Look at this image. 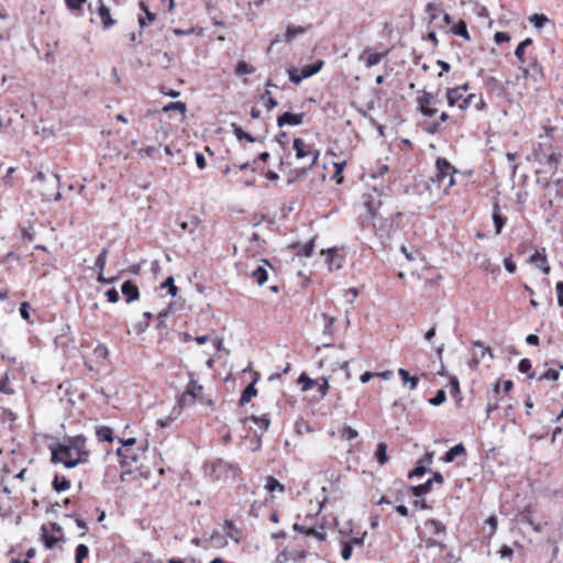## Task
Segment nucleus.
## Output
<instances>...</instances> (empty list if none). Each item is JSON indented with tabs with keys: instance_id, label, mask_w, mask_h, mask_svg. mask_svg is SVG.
Masks as SVG:
<instances>
[{
	"instance_id": "48",
	"label": "nucleus",
	"mask_w": 563,
	"mask_h": 563,
	"mask_svg": "<svg viewBox=\"0 0 563 563\" xmlns=\"http://www.w3.org/2000/svg\"><path fill=\"white\" fill-rule=\"evenodd\" d=\"M265 487L269 492H274L276 488H279L280 490L284 489L283 485H280V483L276 478H274L272 476L267 477Z\"/></svg>"
},
{
	"instance_id": "18",
	"label": "nucleus",
	"mask_w": 563,
	"mask_h": 563,
	"mask_svg": "<svg viewBox=\"0 0 563 563\" xmlns=\"http://www.w3.org/2000/svg\"><path fill=\"white\" fill-rule=\"evenodd\" d=\"M426 528L434 536L444 537L446 534L445 526L439 520L432 519L427 521Z\"/></svg>"
},
{
	"instance_id": "21",
	"label": "nucleus",
	"mask_w": 563,
	"mask_h": 563,
	"mask_svg": "<svg viewBox=\"0 0 563 563\" xmlns=\"http://www.w3.org/2000/svg\"><path fill=\"white\" fill-rule=\"evenodd\" d=\"M42 540L46 549H53L55 544L60 540V536H49L45 526H42Z\"/></svg>"
},
{
	"instance_id": "32",
	"label": "nucleus",
	"mask_w": 563,
	"mask_h": 563,
	"mask_svg": "<svg viewBox=\"0 0 563 563\" xmlns=\"http://www.w3.org/2000/svg\"><path fill=\"white\" fill-rule=\"evenodd\" d=\"M388 52L385 53H371L365 58V67L371 68L373 66H376L380 63V60L387 55Z\"/></svg>"
},
{
	"instance_id": "62",
	"label": "nucleus",
	"mask_w": 563,
	"mask_h": 563,
	"mask_svg": "<svg viewBox=\"0 0 563 563\" xmlns=\"http://www.w3.org/2000/svg\"><path fill=\"white\" fill-rule=\"evenodd\" d=\"M29 310H30V306H29L27 302L21 303L19 311H20L21 317L24 320H29L30 319V311Z\"/></svg>"
},
{
	"instance_id": "16",
	"label": "nucleus",
	"mask_w": 563,
	"mask_h": 563,
	"mask_svg": "<svg viewBox=\"0 0 563 563\" xmlns=\"http://www.w3.org/2000/svg\"><path fill=\"white\" fill-rule=\"evenodd\" d=\"M255 384H256V378L252 383H250L242 391L241 398L239 400V405L241 407L249 404L251 401V399L257 395V389L255 388Z\"/></svg>"
},
{
	"instance_id": "7",
	"label": "nucleus",
	"mask_w": 563,
	"mask_h": 563,
	"mask_svg": "<svg viewBox=\"0 0 563 563\" xmlns=\"http://www.w3.org/2000/svg\"><path fill=\"white\" fill-rule=\"evenodd\" d=\"M417 104L418 110L427 118H432L438 112V109L435 108V99L431 92L421 91L417 97Z\"/></svg>"
},
{
	"instance_id": "34",
	"label": "nucleus",
	"mask_w": 563,
	"mask_h": 563,
	"mask_svg": "<svg viewBox=\"0 0 563 563\" xmlns=\"http://www.w3.org/2000/svg\"><path fill=\"white\" fill-rule=\"evenodd\" d=\"M398 374L401 376L404 384H407V383L410 384L411 390L417 387L418 382H419V378L417 376H410L409 372L404 368H399Z\"/></svg>"
},
{
	"instance_id": "59",
	"label": "nucleus",
	"mask_w": 563,
	"mask_h": 563,
	"mask_svg": "<svg viewBox=\"0 0 563 563\" xmlns=\"http://www.w3.org/2000/svg\"><path fill=\"white\" fill-rule=\"evenodd\" d=\"M437 10H438V8H437V5L434 3L430 2V3H428L426 5V12L429 13L431 22L434 21L438 18V15L435 13Z\"/></svg>"
},
{
	"instance_id": "17",
	"label": "nucleus",
	"mask_w": 563,
	"mask_h": 563,
	"mask_svg": "<svg viewBox=\"0 0 563 563\" xmlns=\"http://www.w3.org/2000/svg\"><path fill=\"white\" fill-rule=\"evenodd\" d=\"M223 530L228 538L233 540L234 542H240V536L241 531L240 529L233 523L232 520H225L223 525Z\"/></svg>"
},
{
	"instance_id": "61",
	"label": "nucleus",
	"mask_w": 563,
	"mask_h": 563,
	"mask_svg": "<svg viewBox=\"0 0 563 563\" xmlns=\"http://www.w3.org/2000/svg\"><path fill=\"white\" fill-rule=\"evenodd\" d=\"M195 161H196V164L198 166L199 169H205L206 168V158L205 156L199 153V152H196L195 153Z\"/></svg>"
},
{
	"instance_id": "8",
	"label": "nucleus",
	"mask_w": 563,
	"mask_h": 563,
	"mask_svg": "<svg viewBox=\"0 0 563 563\" xmlns=\"http://www.w3.org/2000/svg\"><path fill=\"white\" fill-rule=\"evenodd\" d=\"M364 208L367 210L369 214V219L375 221L376 219L382 220V216L378 214L377 210L382 205L380 194L377 191L376 187L373 188V194H368L364 196Z\"/></svg>"
},
{
	"instance_id": "45",
	"label": "nucleus",
	"mask_w": 563,
	"mask_h": 563,
	"mask_svg": "<svg viewBox=\"0 0 563 563\" xmlns=\"http://www.w3.org/2000/svg\"><path fill=\"white\" fill-rule=\"evenodd\" d=\"M162 287L163 288H166L168 294L172 296V297H175L177 295V287L175 286V280H174V277L169 276L165 279V282L162 284Z\"/></svg>"
},
{
	"instance_id": "6",
	"label": "nucleus",
	"mask_w": 563,
	"mask_h": 563,
	"mask_svg": "<svg viewBox=\"0 0 563 563\" xmlns=\"http://www.w3.org/2000/svg\"><path fill=\"white\" fill-rule=\"evenodd\" d=\"M147 441L144 444H140L137 448H118L117 454L121 459V463L131 466L139 462L141 455L145 452Z\"/></svg>"
},
{
	"instance_id": "20",
	"label": "nucleus",
	"mask_w": 563,
	"mask_h": 563,
	"mask_svg": "<svg viewBox=\"0 0 563 563\" xmlns=\"http://www.w3.org/2000/svg\"><path fill=\"white\" fill-rule=\"evenodd\" d=\"M466 450L462 443L452 446L444 455L443 460L445 463H451L457 455L465 454Z\"/></svg>"
},
{
	"instance_id": "25",
	"label": "nucleus",
	"mask_w": 563,
	"mask_h": 563,
	"mask_svg": "<svg viewBox=\"0 0 563 563\" xmlns=\"http://www.w3.org/2000/svg\"><path fill=\"white\" fill-rule=\"evenodd\" d=\"M177 224L183 231H187L189 233H194L195 229L200 224V220L198 217H191L190 221L177 220Z\"/></svg>"
},
{
	"instance_id": "49",
	"label": "nucleus",
	"mask_w": 563,
	"mask_h": 563,
	"mask_svg": "<svg viewBox=\"0 0 563 563\" xmlns=\"http://www.w3.org/2000/svg\"><path fill=\"white\" fill-rule=\"evenodd\" d=\"M299 383H303L302 390L306 391L317 385V380L309 378L306 374L299 376Z\"/></svg>"
},
{
	"instance_id": "2",
	"label": "nucleus",
	"mask_w": 563,
	"mask_h": 563,
	"mask_svg": "<svg viewBox=\"0 0 563 563\" xmlns=\"http://www.w3.org/2000/svg\"><path fill=\"white\" fill-rule=\"evenodd\" d=\"M194 374H189V382L186 386L185 391L180 395L177 400V405L173 408V412L180 415V411L188 406L194 405L196 401H201V394L203 390L202 385H200L195 378Z\"/></svg>"
},
{
	"instance_id": "42",
	"label": "nucleus",
	"mask_w": 563,
	"mask_h": 563,
	"mask_svg": "<svg viewBox=\"0 0 563 563\" xmlns=\"http://www.w3.org/2000/svg\"><path fill=\"white\" fill-rule=\"evenodd\" d=\"M155 54L157 55L158 65L167 69L172 63V56L167 52H155Z\"/></svg>"
},
{
	"instance_id": "54",
	"label": "nucleus",
	"mask_w": 563,
	"mask_h": 563,
	"mask_svg": "<svg viewBox=\"0 0 563 563\" xmlns=\"http://www.w3.org/2000/svg\"><path fill=\"white\" fill-rule=\"evenodd\" d=\"M87 0H65L67 8L71 11L78 10L81 8Z\"/></svg>"
},
{
	"instance_id": "24",
	"label": "nucleus",
	"mask_w": 563,
	"mask_h": 563,
	"mask_svg": "<svg viewBox=\"0 0 563 563\" xmlns=\"http://www.w3.org/2000/svg\"><path fill=\"white\" fill-rule=\"evenodd\" d=\"M247 421H253L254 423H256L260 427V429L262 430V432L267 431L268 427L271 424L269 419L265 415H263L261 417L251 416L243 420L244 423H246Z\"/></svg>"
},
{
	"instance_id": "9",
	"label": "nucleus",
	"mask_w": 563,
	"mask_h": 563,
	"mask_svg": "<svg viewBox=\"0 0 563 563\" xmlns=\"http://www.w3.org/2000/svg\"><path fill=\"white\" fill-rule=\"evenodd\" d=\"M472 358L468 362V365L472 368H476L481 361L485 358L488 354L489 358H493V353L488 346H485L482 342L475 341L473 342V346L471 350Z\"/></svg>"
},
{
	"instance_id": "56",
	"label": "nucleus",
	"mask_w": 563,
	"mask_h": 563,
	"mask_svg": "<svg viewBox=\"0 0 563 563\" xmlns=\"http://www.w3.org/2000/svg\"><path fill=\"white\" fill-rule=\"evenodd\" d=\"M104 295L107 296L108 301L111 303L119 301V292L114 288L108 289Z\"/></svg>"
},
{
	"instance_id": "31",
	"label": "nucleus",
	"mask_w": 563,
	"mask_h": 563,
	"mask_svg": "<svg viewBox=\"0 0 563 563\" xmlns=\"http://www.w3.org/2000/svg\"><path fill=\"white\" fill-rule=\"evenodd\" d=\"M306 30L307 29L303 26L288 25L286 29L285 41L286 42L292 41L296 36L303 34L306 32Z\"/></svg>"
},
{
	"instance_id": "47",
	"label": "nucleus",
	"mask_w": 563,
	"mask_h": 563,
	"mask_svg": "<svg viewBox=\"0 0 563 563\" xmlns=\"http://www.w3.org/2000/svg\"><path fill=\"white\" fill-rule=\"evenodd\" d=\"M179 415H177L176 412H170L169 416H167L166 418H161L157 420V424L161 427V428H167L170 426V423L178 417Z\"/></svg>"
},
{
	"instance_id": "30",
	"label": "nucleus",
	"mask_w": 563,
	"mask_h": 563,
	"mask_svg": "<svg viewBox=\"0 0 563 563\" xmlns=\"http://www.w3.org/2000/svg\"><path fill=\"white\" fill-rule=\"evenodd\" d=\"M529 21L536 29H541L550 22V19L543 13H534L529 18Z\"/></svg>"
},
{
	"instance_id": "64",
	"label": "nucleus",
	"mask_w": 563,
	"mask_h": 563,
	"mask_svg": "<svg viewBox=\"0 0 563 563\" xmlns=\"http://www.w3.org/2000/svg\"><path fill=\"white\" fill-rule=\"evenodd\" d=\"M558 292V303L563 307V282H559L555 286Z\"/></svg>"
},
{
	"instance_id": "15",
	"label": "nucleus",
	"mask_w": 563,
	"mask_h": 563,
	"mask_svg": "<svg viewBox=\"0 0 563 563\" xmlns=\"http://www.w3.org/2000/svg\"><path fill=\"white\" fill-rule=\"evenodd\" d=\"M99 8L98 14L101 19L104 29H109L115 24V20L111 18L110 9L103 3L102 0H98Z\"/></svg>"
},
{
	"instance_id": "53",
	"label": "nucleus",
	"mask_w": 563,
	"mask_h": 563,
	"mask_svg": "<svg viewBox=\"0 0 563 563\" xmlns=\"http://www.w3.org/2000/svg\"><path fill=\"white\" fill-rule=\"evenodd\" d=\"M352 551H353V548H352L351 542H347V541L344 542L343 543V549H342V552H341L342 559L344 561L350 560V558L352 555Z\"/></svg>"
},
{
	"instance_id": "40",
	"label": "nucleus",
	"mask_w": 563,
	"mask_h": 563,
	"mask_svg": "<svg viewBox=\"0 0 563 563\" xmlns=\"http://www.w3.org/2000/svg\"><path fill=\"white\" fill-rule=\"evenodd\" d=\"M89 554V549L86 544L80 543L76 548V556L75 561L76 563H82L84 559H86Z\"/></svg>"
},
{
	"instance_id": "46",
	"label": "nucleus",
	"mask_w": 563,
	"mask_h": 563,
	"mask_svg": "<svg viewBox=\"0 0 563 563\" xmlns=\"http://www.w3.org/2000/svg\"><path fill=\"white\" fill-rule=\"evenodd\" d=\"M446 399L445 391L443 389H440L437 391L435 396L429 399V404L438 407L442 405Z\"/></svg>"
},
{
	"instance_id": "50",
	"label": "nucleus",
	"mask_w": 563,
	"mask_h": 563,
	"mask_svg": "<svg viewBox=\"0 0 563 563\" xmlns=\"http://www.w3.org/2000/svg\"><path fill=\"white\" fill-rule=\"evenodd\" d=\"M313 247H314V243L313 241H309L307 243H305L301 247H300V251L299 253L306 257H310L313 253Z\"/></svg>"
},
{
	"instance_id": "38",
	"label": "nucleus",
	"mask_w": 563,
	"mask_h": 563,
	"mask_svg": "<svg viewBox=\"0 0 563 563\" xmlns=\"http://www.w3.org/2000/svg\"><path fill=\"white\" fill-rule=\"evenodd\" d=\"M453 33L457 36H462L470 40V33L464 21H459L452 29Z\"/></svg>"
},
{
	"instance_id": "26",
	"label": "nucleus",
	"mask_w": 563,
	"mask_h": 563,
	"mask_svg": "<svg viewBox=\"0 0 563 563\" xmlns=\"http://www.w3.org/2000/svg\"><path fill=\"white\" fill-rule=\"evenodd\" d=\"M252 277L257 285L262 286L268 279V272L263 265H260L252 272Z\"/></svg>"
},
{
	"instance_id": "12",
	"label": "nucleus",
	"mask_w": 563,
	"mask_h": 563,
	"mask_svg": "<svg viewBox=\"0 0 563 563\" xmlns=\"http://www.w3.org/2000/svg\"><path fill=\"white\" fill-rule=\"evenodd\" d=\"M529 262L534 264L537 267H539L544 274H547V275L550 274L551 267L548 264L544 249L541 252L537 251L536 253H533L530 256Z\"/></svg>"
},
{
	"instance_id": "22",
	"label": "nucleus",
	"mask_w": 563,
	"mask_h": 563,
	"mask_svg": "<svg viewBox=\"0 0 563 563\" xmlns=\"http://www.w3.org/2000/svg\"><path fill=\"white\" fill-rule=\"evenodd\" d=\"M231 128H232V131H233L234 135L236 136V139L239 141L246 140V141H249L251 143H255V142L258 141L257 137H254L250 133L244 132L243 129L240 125H238L236 123H232Z\"/></svg>"
},
{
	"instance_id": "29",
	"label": "nucleus",
	"mask_w": 563,
	"mask_h": 563,
	"mask_svg": "<svg viewBox=\"0 0 563 563\" xmlns=\"http://www.w3.org/2000/svg\"><path fill=\"white\" fill-rule=\"evenodd\" d=\"M431 487H432V479H428L426 483H423L421 485L412 486L411 493L415 497H421V496L428 494L431 490Z\"/></svg>"
},
{
	"instance_id": "41",
	"label": "nucleus",
	"mask_w": 563,
	"mask_h": 563,
	"mask_svg": "<svg viewBox=\"0 0 563 563\" xmlns=\"http://www.w3.org/2000/svg\"><path fill=\"white\" fill-rule=\"evenodd\" d=\"M173 110H177V111H179L180 113L184 114L186 112V110H187L186 103H184L181 101L169 102L168 104H166L163 108L164 112H169V111H173Z\"/></svg>"
},
{
	"instance_id": "5",
	"label": "nucleus",
	"mask_w": 563,
	"mask_h": 563,
	"mask_svg": "<svg viewBox=\"0 0 563 563\" xmlns=\"http://www.w3.org/2000/svg\"><path fill=\"white\" fill-rule=\"evenodd\" d=\"M294 151L297 159H309L306 167L307 169L312 168L319 158V152L299 137L294 140Z\"/></svg>"
},
{
	"instance_id": "55",
	"label": "nucleus",
	"mask_w": 563,
	"mask_h": 563,
	"mask_svg": "<svg viewBox=\"0 0 563 563\" xmlns=\"http://www.w3.org/2000/svg\"><path fill=\"white\" fill-rule=\"evenodd\" d=\"M210 541L213 542L217 547H223L227 544V541L219 532H213L210 537Z\"/></svg>"
},
{
	"instance_id": "58",
	"label": "nucleus",
	"mask_w": 563,
	"mask_h": 563,
	"mask_svg": "<svg viewBox=\"0 0 563 563\" xmlns=\"http://www.w3.org/2000/svg\"><path fill=\"white\" fill-rule=\"evenodd\" d=\"M22 238L29 242H33L35 239L33 228L29 227V228L22 229Z\"/></svg>"
},
{
	"instance_id": "27",
	"label": "nucleus",
	"mask_w": 563,
	"mask_h": 563,
	"mask_svg": "<svg viewBox=\"0 0 563 563\" xmlns=\"http://www.w3.org/2000/svg\"><path fill=\"white\" fill-rule=\"evenodd\" d=\"M375 459L379 463V465H384L388 462L387 444L386 443L380 442L377 444V448L375 451Z\"/></svg>"
},
{
	"instance_id": "35",
	"label": "nucleus",
	"mask_w": 563,
	"mask_h": 563,
	"mask_svg": "<svg viewBox=\"0 0 563 563\" xmlns=\"http://www.w3.org/2000/svg\"><path fill=\"white\" fill-rule=\"evenodd\" d=\"M96 434L100 440L112 442L113 441V431L110 427L102 426L99 427L96 431Z\"/></svg>"
},
{
	"instance_id": "52",
	"label": "nucleus",
	"mask_w": 563,
	"mask_h": 563,
	"mask_svg": "<svg viewBox=\"0 0 563 563\" xmlns=\"http://www.w3.org/2000/svg\"><path fill=\"white\" fill-rule=\"evenodd\" d=\"M559 372L553 368H549L544 374L540 376V379H547V380H558L559 379Z\"/></svg>"
},
{
	"instance_id": "33",
	"label": "nucleus",
	"mask_w": 563,
	"mask_h": 563,
	"mask_svg": "<svg viewBox=\"0 0 563 563\" xmlns=\"http://www.w3.org/2000/svg\"><path fill=\"white\" fill-rule=\"evenodd\" d=\"M53 487L57 493L66 492L70 487V482L66 477L55 476Z\"/></svg>"
},
{
	"instance_id": "60",
	"label": "nucleus",
	"mask_w": 563,
	"mask_h": 563,
	"mask_svg": "<svg viewBox=\"0 0 563 563\" xmlns=\"http://www.w3.org/2000/svg\"><path fill=\"white\" fill-rule=\"evenodd\" d=\"M494 41L497 44H501L504 42L510 41V36L507 33H505V32H496L495 35H494Z\"/></svg>"
},
{
	"instance_id": "10",
	"label": "nucleus",
	"mask_w": 563,
	"mask_h": 563,
	"mask_svg": "<svg viewBox=\"0 0 563 563\" xmlns=\"http://www.w3.org/2000/svg\"><path fill=\"white\" fill-rule=\"evenodd\" d=\"M239 468L225 461L218 460L212 466V475L217 479L228 478L230 475H238Z\"/></svg>"
},
{
	"instance_id": "63",
	"label": "nucleus",
	"mask_w": 563,
	"mask_h": 563,
	"mask_svg": "<svg viewBox=\"0 0 563 563\" xmlns=\"http://www.w3.org/2000/svg\"><path fill=\"white\" fill-rule=\"evenodd\" d=\"M504 265L508 273L514 274L516 272L517 267L511 257H506L504 261Z\"/></svg>"
},
{
	"instance_id": "19",
	"label": "nucleus",
	"mask_w": 563,
	"mask_h": 563,
	"mask_svg": "<svg viewBox=\"0 0 563 563\" xmlns=\"http://www.w3.org/2000/svg\"><path fill=\"white\" fill-rule=\"evenodd\" d=\"M446 99L450 107L455 104L459 106V103L464 99L461 88H449L446 90Z\"/></svg>"
},
{
	"instance_id": "3",
	"label": "nucleus",
	"mask_w": 563,
	"mask_h": 563,
	"mask_svg": "<svg viewBox=\"0 0 563 563\" xmlns=\"http://www.w3.org/2000/svg\"><path fill=\"white\" fill-rule=\"evenodd\" d=\"M35 181H40L43 184V188L41 189V196L44 200L58 201L62 199V195L59 192V177L57 174L46 175L43 172H38L34 177Z\"/></svg>"
},
{
	"instance_id": "39",
	"label": "nucleus",
	"mask_w": 563,
	"mask_h": 563,
	"mask_svg": "<svg viewBox=\"0 0 563 563\" xmlns=\"http://www.w3.org/2000/svg\"><path fill=\"white\" fill-rule=\"evenodd\" d=\"M255 71V67L252 65L245 63V62H239L235 68L236 75H251Z\"/></svg>"
},
{
	"instance_id": "51",
	"label": "nucleus",
	"mask_w": 563,
	"mask_h": 563,
	"mask_svg": "<svg viewBox=\"0 0 563 563\" xmlns=\"http://www.w3.org/2000/svg\"><path fill=\"white\" fill-rule=\"evenodd\" d=\"M342 435L346 439V440H354L357 438L358 435V432L353 429L352 427L350 426H345L342 430Z\"/></svg>"
},
{
	"instance_id": "57",
	"label": "nucleus",
	"mask_w": 563,
	"mask_h": 563,
	"mask_svg": "<svg viewBox=\"0 0 563 563\" xmlns=\"http://www.w3.org/2000/svg\"><path fill=\"white\" fill-rule=\"evenodd\" d=\"M307 534L308 536H313L316 539H318L319 541H324L325 540V532L323 531V529L321 530H318V529H309L307 531Z\"/></svg>"
},
{
	"instance_id": "14",
	"label": "nucleus",
	"mask_w": 563,
	"mask_h": 563,
	"mask_svg": "<svg viewBox=\"0 0 563 563\" xmlns=\"http://www.w3.org/2000/svg\"><path fill=\"white\" fill-rule=\"evenodd\" d=\"M471 104H474L476 109L481 110L485 107V101L482 96L471 93L459 103V108L461 110H466Z\"/></svg>"
},
{
	"instance_id": "1",
	"label": "nucleus",
	"mask_w": 563,
	"mask_h": 563,
	"mask_svg": "<svg viewBox=\"0 0 563 563\" xmlns=\"http://www.w3.org/2000/svg\"><path fill=\"white\" fill-rule=\"evenodd\" d=\"M90 455L86 448V438L84 435L70 437L57 448L52 449V462L62 463L67 468H73L88 461Z\"/></svg>"
},
{
	"instance_id": "36",
	"label": "nucleus",
	"mask_w": 563,
	"mask_h": 563,
	"mask_svg": "<svg viewBox=\"0 0 563 563\" xmlns=\"http://www.w3.org/2000/svg\"><path fill=\"white\" fill-rule=\"evenodd\" d=\"M532 44L531 38L523 40L515 49V56L521 62L525 63V49Z\"/></svg>"
},
{
	"instance_id": "23",
	"label": "nucleus",
	"mask_w": 563,
	"mask_h": 563,
	"mask_svg": "<svg viewBox=\"0 0 563 563\" xmlns=\"http://www.w3.org/2000/svg\"><path fill=\"white\" fill-rule=\"evenodd\" d=\"M493 221L496 233L499 234L506 223V218L499 213V206L497 203L494 205Z\"/></svg>"
},
{
	"instance_id": "37",
	"label": "nucleus",
	"mask_w": 563,
	"mask_h": 563,
	"mask_svg": "<svg viewBox=\"0 0 563 563\" xmlns=\"http://www.w3.org/2000/svg\"><path fill=\"white\" fill-rule=\"evenodd\" d=\"M531 362L528 358L520 360L518 364V371L520 373H526L528 375V378H533L536 376L534 372H531Z\"/></svg>"
},
{
	"instance_id": "4",
	"label": "nucleus",
	"mask_w": 563,
	"mask_h": 563,
	"mask_svg": "<svg viewBox=\"0 0 563 563\" xmlns=\"http://www.w3.org/2000/svg\"><path fill=\"white\" fill-rule=\"evenodd\" d=\"M435 167L437 174L431 178V181L442 186L445 191L454 185L453 166L446 159L438 158Z\"/></svg>"
},
{
	"instance_id": "44",
	"label": "nucleus",
	"mask_w": 563,
	"mask_h": 563,
	"mask_svg": "<svg viewBox=\"0 0 563 563\" xmlns=\"http://www.w3.org/2000/svg\"><path fill=\"white\" fill-rule=\"evenodd\" d=\"M107 257H108V250L102 249V251L97 256L96 262H95V266H96V268L99 269V272H103L106 263H107Z\"/></svg>"
},
{
	"instance_id": "43",
	"label": "nucleus",
	"mask_w": 563,
	"mask_h": 563,
	"mask_svg": "<svg viewBox=\"0 0 563 563\" xmlns=\"http://www.w3.org/2000/svg\"><path fill=\"white\" fill-rule=\"evenodd\" d=\"M427 467L424 466L423 464V461L422 460H419L416 464V467L409 472L408 474V477L409 478H412V477H416V476H422L427 473Z\"/></svg>"
},
{
	"instance_id": "28",
	"label": "nucleus",
	"mask_w": 563,
	"mask_h": 563,
	"mask_svg": "<svg viewBox=\"0 0 563 563\" xmlns=\"http://www.w3.org/2000/svg\"><path fill=\"white\" fill-rule=\"evenodd\" d=\"M322 66H323V62L317 60L310 65L302 67V69H301L302 77L309 78V77L316 75L317 73H319L321 70Z\"/></svg>"
},
{
	"instance_id": "13",
	"label": "nucleus",
	"mask_w": 563,
	"mask_h": 563,
	"mask_svg": "<svg viewBox=\"0 0 563 563\" xmlns=\"http://www.w3.org/2000/svg\"><path fill=\"white\" fill-rule=\"evenodd\" d=\"M121 292L125 296L126 303H131L140 297L139 288L132 280H125L122 284Z\"/></svg>"
},
{
	"instance_id": "11",
	"label": "nucleus",
	"mask_w": 563,
	"mask_h": 563,
	"mask_svg": "<svg viewBox=\"0 0 563 563\" xmlns=\"http://www.w3.org/2000/svg\"><path fill=\"white\" fill-rule=\"evenodd\" d=\"M303 113L284 112L277 118V125L279 128L284 125H300L303 121Z\"/></svg>"
}]
</instances>
